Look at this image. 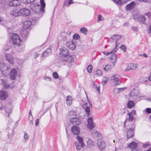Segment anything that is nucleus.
<instances>
[{"label":"nucleus","instance_id":"f257e3e1","mask_svg":"<svg viewBox=\"0 0 151 151\" xmlns=\"http://www.w3.org/2000/svg\"><path fill=\"white\" fill-rule=\"evenodd\" d=\"M41 7L37 4H32L30 5V8L35 13L39 14V17L42 16L43 13L44 12L45 8V4L44 0H40Z\"/></svg>","mask_w":151,"mask_h":151},{"label":"nucleus","instance_id":"f03ea898","mask_svg":"<svg viewBox=\"0 0 151 151\" xmlns=\"http://www.w3.org/2000/svg\"><path fill=\"white\" fill-rule=\"evenodd\" d=\"M122 37V36L120 35H112L111 36V38L113 41H115V45H116L115 48L110 52L104 51L102 52V53L106 55H108L116 52L118 49L117 48V47L120 43V40Z\"/></svg>","mask_w":151,"mask_h":151},{"label":"nucleus","instance_id":"7ed1b4c3","mask_svg":"<svg viewBox=\"0 0 151 151\" xmlns=\"http://www.w3.org/2000/svg\"><path fill=\"white\" fill-rule=\"evenodd\" d=\"M11 68L10 65H7L6 64L3 63H0V70L2 73L6 76L9 73Z\"/></svg>","mask_w":151,"mask_h":151},{"label":"nucleus","instance_id":"20e7f679","mask_svg":"<svg viewBox=\"0 0 151 151\" xmlns=\"http://www.w3.org/2000/svg\"><path fill=\"white\" fill-rule=\"evenodd\" d=\"M10 41L14 44L19 46L21 45V40L19 36L15 33H13L10 36Z\"/></svg>","mask_w":151,"mask_h":151},{"label":"nucleus","instance_id":"39448f33","mask_svg":"<svg viewBox=\"0 0 151 151\" xmlns=\"http://www.w3.org/2000/svg\"><path fill=\"white\" fill-rule=\"evenodd\" d=\"M13 107L12 105L10 104L7 105L6 107L4 106H2L0 107V110L2 112H5L8 114V117L9 116V114L12 113V109Z\"/></svg>","mask_w":151,"mask_h":151},{"label":"nucleus","instance_id":"423d86ee","mask_svg":"<svg viewBox=\"0 0 151 151\" xmlns=\"http://www.w3.org/2000/svg\"><path fill=\"white\" fill-rule=\"evenodd\" d=\"M133 17L134 20L139 22L145 23L146 19L144 15H141L139 14H136L133 15Z\"/></svg>","mask_w":151,"mask_h":151},{"label":"nucleus","instance_id":"0eeeda50","mask_svg":"<svg viewBox=\"0 0 151 151\" xmlns=\"http://www.w3.org/2000/svg\"><path fill=\"white\" fill-rule=\"evenodd\" d=\"M119 77V75L116 74L111 77V80L112 82L116 86L120 85L121 83Z\"/></svg>","mask_w":151,"mask_h":151},{"label":"nucleus","instance_id":"6e6552de","mask_svg":"<svg viewBox=\"0 0 151 151\" xmlns=\"http://www.w3.org/2000/svg\"><path fill=\"white\" fill-rule=\"evenodd\" d=\"M8 78L5 76L4 78H1L0 79V83L2 85L4 86V88H12L14 86V85L12 86H11L9 84H8L7 82V81L8 80Z\"/></svg>","mask_w":151,"mask_h":151},{"label":"nucleus","instance_id":"1a4fd4ad","mask_svg":"<svg viewBox=\"0 0 151 151\" xmlns=\"http://www.w3.org/2000/svg\"><path fill=\"white\" fill-rule=\"evenodd\" d=\"M88 102V103H85L83 105V107L85 111L88 115L89 116L90 115V109L89 107L91 106V104L90 102V101L88 99V97H87Z\"/></svg>","mask_w":151,"mask_h":151},{"label":"nucleus","instance_id":"9d476101","mask_svg":"<svg viewBox=\"0 0 151 151\" xmlns=\"http://www.w3.org/2000/svg\"><path fill=\"white\" fill-rule=\"evenodd\" d=\"M138 65V64L137 63H129L124 70L126 71L129 70H135L137 67Z\"/></svg>","mask_w":151,"mask_h":151},{"label":"nucleus","instance_id":"9b49d317","mask_svg":"<svg viewBox=\"0 0 151 151\" xmlns=\"http://www.w3.org/2000/svg\"><path fill=\"white\" fill-rule=\"evenodd\" d=\"M70 121L72 124H73L74 125H79L82 123L81 120L76 117L70 118Z\"/></svg>","mask_w":151,"mask_h":151},{"label":"nucleus","instance_id":"f8f14e48","mask_svg":"<svg viewBox=\"0 0 151 151\" xmlns=\"http://www.w3.org/2000/svg\"><path fill=\"white\" fill-rule=\"evenodd\" d=\"M71 131L74 134L78 135L80 133L81 128L78 127L74 125L71 127Z\"/></svg>","mask_w":151,"mask_h":151},{"label":"nucleus","instance_id":"ddd939ff","mask_svg":"<svg viewBox=\"0 0 151 151\" xmlns=\"http://www.w3.org/2000/svg\"><path fill=\"white\" fill-rule=\"evenodd\" d=\"M139 91L137 90L134 89L130 92V96L131 97H133V99H136L139 96ZM139 97V96H138Z\"/></svg>","mask_w":151,"mask_h":151},{"label":"nucleus","instance_id":"4468645a","mask_svg":"<svg viewBox=\"0 0 151 151\" xmlns=\"http://www.w3.org/2000/svg\"><path fill=\"white\" fill-rule=\"evenodd\" d=\"M5 57L7 61L11 64L14 63V58L12 54L5 53Z\"/></svg>","mask_w":151,"mask_h":151},{"label":"nucleus","instance_id":"2eb2a0df","mask_svg":"<svg viewBox=\"0 0 151 151\" xmlns=\"http://www.w3.org/2000/svg\"><path fill=\"white\" fill-rule=\"evenodd\" d=\"M11 70L9 72L10 73V78L12 80H14L15 78L17 71L14 68H12Z\"/></svg>","mask_w":151,"mask_h":151},{"label":"nucleus","instance_id":"dca6fc26","mask_svg":"<svg viewBox=\"0 0 151 151\" xmlns=\"http://www.w3.org/2000/svg\"><path fill=\"white\" fill-rule=\"evenodd\" d=\"M60 54L61 56H62V58L66 56L69 55L68 50L65 48H61L60 49Z\"/></svg>","mask_w":151,"mask_h":151},{"label":"nucleus","instance_id":"f3484780","mask_svg":"<svg viewBox=\"0 0 151 151\" xmlns=\"http://www.w3.org/2000/svg\"><path fill=\"white\" fill-rule=\"evenodd\" d=\"M10 15L12 16L16 17L20 15V9H14L10 12Z\"/></svg>","mask_w":151,"mask_h":151},{"label":"nucleus","instance_id":"a211bd4d","mask_svg":"<svg viewBox=\"0 0 151 151\" xmlns=\"http://www.w3.org/2000/svg\"><path fill=\"white\" fill-rule=\"evenodd\" d=\"M88 122L87 127L88 129H90L94 128L95 125L93 123V119L92 117H89L88 118Z\"/></svg>","mask_w":151,"mask_h":151},{"label":"nucleus","instance_id":"6ab92c4d","mask_svg":"<svg viewBox=\"0 0 151 151\" xmlns=\"http://www.w3.org/2000/svg\"><path fill=\"white\" fill-rule=\"evenodd\" d=\"M136 114V112L135 110H132L131 112L128 113L129 116L128 120L130 122H132L134 120V115Z\"/></svg>","mask_w":151,"mask_h":151},{"label":"nucleus","instance_id":"aec40b11","mask_svg":"<svg viewBox=\"0 0 151 151\" xmlns=\"http://www.w3.org/2000/svg\"><path fill=\"white\" fill-rule=\"evenodd\" d=\"M8 97L7 92L5 91L1 90L0 91V99L5 100Z\"/></svg>","mask_w":151,"mask_h":151},{"label":"nucleus","instance_id":"412c9836","mask_svg":"<svg viewBox=\"0 0 151 151\" xmlns=\"http://www.w3.org/2000/svg\"><path fill=\"white\" fill-rule=\"evenodd\" d=\"M63 61L65 62H73V56L71 55H68L66 56H64L61 58Z\"/></svg>","mask_w":151,"mask_h":151},{"label":"nucleus","instance_id":"4be33fe9","mask_svg":"<svg viewBox=\"0 0 151 151\" xmlns=\"http://www.w3.org/2000/svg\"><path fill=\"white\" fill-rule=\"evenodd\" d=\"M20 14H22L23 16H27L30 14V10L28 9H20Z\"/></svg>","mask_w":151,"mask_h":151},{"label":"nucleus","instance_id":"5701e85b","mask_svg":"<svg viewBox=\"0 0 151 151\" xmlns=\"http://www.w3.org/2000/svg\"><path fill=\"white\" fill-rule=\"evenodd\" d=\"M66 45L68 48L72 50H73L75 48L76 45L73 41H70L68 42Z\"/></svg>","mask_w":151,"mask_h":151},{"label":"nucleus","instance_id":"b1692460","mask_svg":"<svg viewBox=\"0 0 151 151\" xmlns=\"http://www.w3.org/2000/svg\"><path fill=\"white\" fill-rule=\"evenodd\" d=\"M21 1L20 0H12L9 3L10 6H17L20 4Z\"/></svg>","mask_w":151,"mask_h":151},{"label":"nucleus","instance_id":"393cba45","mask_svg":"<svg viewBox=\"0 0 151 151\" xmlns=\"http://www.w3.org/2000/svg\"><path fill=\"white\" fill-rule=\"evenodd\" d=\"M32 24V22L30 21H24L23 24L24 29H27L30 27Z\"/></svg>","mask_w":151,"mask_h":151},{"label":"nucleus","instance_id":"a878e982","mask_svg":"<svg viewBox=\"0 0 151 151\" xmlns=\"http://www.w3.org/2000/svg\"><path fill=\"white\" fill-rule=\"evenodd\" d=\"M98 145L99 149L101 150H103L105 147V143L101 140H99L98 141Z\"/></svg>","mask_w":151,"mask_h":151},{"label":"nucleus","instance_id":"bb28decb","mask_svg":"<svg viewBox=\"0 0 151 151\" xmlns=\"http://www.w3.org/2000/svg\"><path fill=\"white\" fill-rule=\"evenodd\" d=\"M134 135L133 129L129 128L128 129L127 132V137L129 139L132 137Z\"/></svg>","mask_w":151,"mask_h":151},{"label":"nucleus","instance_id":"cd10ccee","mask_svg":"<svg viewBox=\"0 0 151 151\" xmlns=\"http://www.w3.org/2000/svg\"><path fill=\"white\" fill-rule=\"evenodd\" d=\"M135 5V3L134 2H132L126 6V8L127 10H129L134 8Z\"/></svg>","mask_w":151,"mask_h":151},{"label":"nucleus","instance_id":"c85d7f7f","mask_svg":"<svg viewBox=\"0 0 151 151\" xmlns=\"http://www.w3.org/2000/svg\"><path fill=\"white\" fill-rule=\"evenodd\" d=\"M127 89L126 87H124L121 88H115L113 90L114 93H116L121 92L122 91L124 90Z\"/></svg>","mask_w":151,"mask_h":151},{"label":"nucleus","instance_id":"c756f323","mask_svg":"<svg viewBox=\"0 0 151 151\" xmlns=\"http://www.w3.org/2000/svg\"><path fill=\"white\" fill-rule=\"evenodd\" d=\"M87 146L90 148H93L95 146V143L91 139H89L87 142Z\"/></svg>","mask_w":151,"mask_h":151},{"label":"nucleus","instance_id":"7c9ffc66","mask_svg":"<svg viewBox=\"0 0 151 151\" xmlns=\"http://www.w3.org/2000/svg\"><path fill=\"white\" fill-rule=\"evenodd\" d=\"M110 62L116 64L117 60V56L115 54H113L110 58Z\"/></svg>","mask_w":151,"mask_h":151},{"label":"nucleus","instance_id":"2f4dec72","mask_svg":"<svg viewBox=\"0 0 151 151\" xmlns=\"http://www.w3.org/2000/svg\"><path fill=\"white\" fill-rule=\"evenodd\" d=\"M72 98L71 96H67L66 98V104L68 106L71 105L72 103Z\"/></svg>","mask_w":151,"mask_h":151},{"label":"nucleus","instance_id":"473e14b6","mask_svg":"<svg viewBox=\"0 0 151 151\" xmlns=\"http://www.w3.org/2000/svg\"><path fill=\"white\" fill-rule=\"evenodd\" d=\"M51 52V49L50 48L47 49L46 51L43 53L42 56L43 57L47 56L50 54Z\"/></svg>","mask_w":151,"mask_h":151},{"label":"nucleus","instance_id":"72a5a7b5","mask_svg":"<svg viewBox=\"0 0 151 151\" xmlns=\"http://www.w3.org/2000/svg\"><path fill=\"white\" fill-rule=\"evenodd\" d=\"M134 105V103L133 101L129 100L127 104V107L130 109L132 108Z\"/></svg>","mask_w":151,"mask_h":151},{"label":"nucleus","instance_id":"f704fd0d","mask_svg":"<svg viewBox=\"0 0 151 151\" xmlns=\"http://www.w3.org/2000/svg\"><path fill=\"white\" fill-rule=\"evenodd\" d=\"M128 147L132 149H135L137 146V143L135 142H132L128 145Z\"/></svg>","mask_w":151,"mask_h":151},{"label":"nucleus","instance_id":"c9c22d12","mask_svg":"<svg viewBox=\"0 0 151 151\" xmlns=\"http://www.w3.org/2000/svg\"><path fill=\"white\" fill-rule=\"evenodd\" d=\"M95 76L96 75L98 76H101L102 75V73L101 70L97 69L94 71Z\"/></svg>","mask_w":151,"mask_h":151},{"label":"nucleus","instance_id":"e433bc0d","mask_svg":"<svg viewBox=\"0 0 151 151\" xmlns=\"http://www.w3.org/2000/svg\"><path fill=\"white\" fill-rule=\"evenodd\" d=\"M75 144L76 149L77 150H80L82 147L84 146V144H82L79 142H76Z\"/></svg>","mask_w":151,"mask_h":151},{"label":"nucleus","instance_id":"4c0bfd02","mask_svg":"<svg viewBox=\"0 0 151 151\" xmlns=\"http://www.w3.org/2000/svg\"><path fill=\"white\" fill-rule=\"evenodd\" d=\"M76 113L75 111H71L69 113V116L70 118L73 117H76Z\"/></svg>","mask_w":151,"mask_h":151},{"label":"nucleus","instance_id":"58836bf2","mask_svg":"<svg viewBox=\"0 0 151 151\" xmlns=\"http://www.w3.org/2000/svg\"><path fill=\"white\" fill-rule=\"evenodd\" d=\"M91 134L94 137H98L100 135V133L96 130H92L91 131Z\"/></svg>","mask_w":151,"mask_h":151},{"label":"nucleus","instance_id":"ea45409f","mask_svg":"<svg viewBox=\"0 0 151 151\" xmlns=\"http://www.w3.org/2000/svg\"><path fill=\"white\" fill-rule=\"evenodd\" d=\"M109 79V78L106 77H103L102 83L103 85H104L108 81Z\"/></svg>","mask_w":151,"mask_h":151},{"label":"nucleus","instance_id":"a19ab883","mask_svg":"<svg viewBox=\"0 0 151 151\" xmlns=\"http://www.w3.org/2000/svg\"><path fill=\"white\" fill-rule=\"evenodd\" d=\"M112 68V67L110 65L108 64L106 65L104 68V70L106 71H109L111 70Z\"/></svg>","mask_w":151,"mask_h":151},{"label":"nucleus","instance_id":"79ce46f5","mask_svg":"<svg viewBox=\"0 0 151 151\" xmlns=\"http://www.w3.org/2000/svg\"><path fill=\"white\" fill-rule=\"evenodd\" d=\"M80 30L81 32L83 33L85 35L87 34V30L85 27L81 28Z\"/></svg>","mask_w":151,"mask_h":151},{"label":"nucleus","instance_id":"37998d69","mask_svg":"<svg viewBox=\"0 0 151 151\" xmlns=\"http://www.w3.org/2000/svg\"><path fill=\"white\" fill-rule=\"evenodd\" d=\"M77 138L79 142H78L82 144H84L83 143V139L82 137L79 136H78L77 137Z\"/></svg>","mask_w":151,"mask_h":151},{"label":"nucleus","instance_id":"c03bdc74","mask_svg":"<svg viewBox=\"0 0 151 151\" xmlns=\"http://www.w3.org/2000/svg\"><path fill=\"white\" fill-rule=\"evenodd\" d=\"M92 68V66L91 65H89L87 68V70L88 72L90 73H91Z\"/></svg>","mask_w":151,"mask_h":151},{"label":"nucleus","instance_id":"a18cd8bd","mask_svg":"<svg viewBox=\"0 0 151 151\" xmlns=\"http://www.w3.org/2000/svg\"><path fill=\"white\" fill-rule=\"evenodd\" d=\"M94 87L96 88V89L98 91L99 93H100V86L99 84L94 85Z\"/></svg>","mask_w":151,"mask_h":151},{"label":"nucleus","instance_id":"49530a36","mask_svg":"<svg viewBox=\"0 0 151 151\" xmlns=\"http://www.w3.org/2000/svg\"><path fill=\"white\" fill-rule=\"evenodd\" d=\"M114 2L118 5H122L121 0H113Z\"/></svg>","mask_w":151,"mask_h":151},{"label":"nucleus","instance_id":"de8ad7c7","mask_svg":"<svg viewBox=\"0 0 151 151\" xmlns=\"http://www.w3.org/2000/svg\"><path fill=\"white\" fill-rule=\"evenodd\" d=\"M73 38L74 39L77 40L79 39L80 38V37L78 35L75 34L73 35Z\"/></svg>","mask_w":151,"mask_h":151},{"label":"nucleus","instance_id":"09e8293b","mask_svg":"<svg viewBox=\"0 0 151 151\" xmlns=\"http://www.w3.org/2000/svg\"><path fill=\"white\" fill-rule=\"evenodd\" d=\"M104 20V19L103 18L101 15H99L98 17V21L99 22L101 21H103Z\"/></svg>","mask_w":151,"mask_h":151},{"label":"nucleus","instance_id":"8fccbe9b","mask_svg":"<svg viewBox=\"0 0 151 151\" xmlns=\"http://www.w3.org/2000/svg\"><path fill=\"white\" fill-rule=\"evenodd\" d=\"M53 78L55 79H57L58 77V75L57 73L56 72H54L53 73Z\"/></svg>","mask_w":151,"mask_h":151},{"label":"nucleus","instance_id":"3c124183","mask_svg":"<svg viewBox=\"0 0 151 151\" xmlns=\"http://www.w3.org/2000/svg\"><path fill=\"white\" fill-rule=\"evenodd\" d=\"M29 135L27 133H25L24 134V138L25 139H28Z\"/></svg>","mask_w":151,"mask_h":151},{"label":"nucleus","instance_id":"603ef678","mask_svg":"<svg viewBox=\"0 0 151 151\" xmlns=\"http://www.w3.org/2000/svg\"><path fill=\"white\" fill-rule=\"evenodd\" d=\"M44 79L46 80L47 81H50L51 80V78L48 76H45L44 78Z\"/></svg>","mask_w":151,"mask_h":151},{"label":"nucleus","instance_id":"864d4df0","mask_svg":"<svg viewBox=\"0 0 151 151\" xmlns=\"http://www.w3.org/2000/svg\"><path fill=\"white\" fill-rule=\"evenodd\" d=\"M131 29L135 32H137L138 30V28L136 27L132 26V27Z\"/></svg>","mask_w":151,"mask_h":151},{"label":"nucleus","instance_id":"5fc2aeb1","mask_svg":"<svg viewBox=\"0 0 151 151\" xmlns=\"http://www.w3.org/2000/svg\"><path fill=\"white\" fill-rule=\"evenodd\" d=\"M121 47L122 50H123L124 52H126V51L127 50L126 49V47L124 45H122V46Z\"/></svg>","mask_w":151,"mask_h":151},{"label":"nucleus","instance_id":"6e6d98bb","mask_svg":"<svg viewBox=\"0 0 151 151\" xmlns=\"http://www.w3.org/2000/svg\"><path fill=\"white\" fill-rule=\"evenodd\" d=\"M35 0H26L25 2L27 4H29L33 2Z\"/></svg>","mask_w":151,"mask_h":151},{"label":"nucleus","instance_id":"4d7b16f0","mask_svg":"<svg viewBox=\"0 0 151 151\" xmlns=\"http://www.w3.org/2000/svg\"><path fill=\"white\" fill-rule=\"evenodd\" d=\"M130 0H121L122 5L123 4L126 3L127 2L130 1Z\"/></svg>","mask_w":151,"mask_h":151},{"label":"nucleus","instance_id":"13d9d810","mask_svg":"<svg viewBox=\"0 0 151 151\" xmlns=\"http://www.w3.org/2000/svg\"><path fill=\"white\" fill-rule=\"evenodd\" d=\"M146 111L147 113L150 114L151 113V109L149 108H147L146 109Z\"/></svg>","mask_w":151,"mask_h":151},{"label":"nucleus","instance_id":"bf43d9fd","mask_svg":"<svg viewBox=\"0 0 151 151\" xmlns=\"http://www.w3.org/2000/svg\"><path fill=\"white\" fill-rule=\"evenodd\" d=\"M148 33L150 35H151V24L149 27Z\"/></svg>","mask_w":151,"mask_h":151},{"label":"nucleus","instance_id":"052dcab7","mask_svg":"<svg viewBox=\"0 0 151 151\" xmlns=\"http://www.w3.org/2000/svg\"><path fill=\"white\" fill-rule=\"evenodd\" d=\"M136 1L140 2H146L148 1V0H136Z\"/></svg>","mask_w":151,"mask_h":151},{"label":"nucleus","instance_id":"680f3d73","mask_svg":"<svg viewBox=\"0 0 151 151\" xmlns=\"http://www.w3.org/2000/svg\"><path fill=\"white\" fill-rule=\"evenodd\" d=\"M109 65H110L112 68L115 65V63H112L111 62H110L109 64Z\"/></svg>","mask_w":151,"mask_h":151},{"label":"nucleus","instance_id":"e2e57ef3","mask_svg":"<svg viewBox=\"0 0 151 151\" xmlns=\"http://www.w3.org/2000/svg\"><path fill=\"white\" fill-rule=\"evenodd\" d=\"M39 124V120L38 119H37L35 121V125L37 126Z\"/></svg>","mask_w":151,"mask_h":151},{"label":"nucleus","instance_id":"0e129e2a","mask_svg":"<svg viewBox=\"0 0 151 151\" xmlns=\"http://www.w3.org/2000/svg\"><path fill=\"white\" fill-rule=\"evenodd\" d=\"M73 3V1L72 0H69L68 3V5H69L70 4H72Z\"/></svg>","mask_w":151,"mask_h":151},{"label":"nucleus","instance_id":"69168bd1","mask_svg":"<svg viewBox=\"0 0 151 151\" xmlns=\"http://www.w3.org/2000/svg\"><path fill=\"white\" fill-rule=\"evenodd\" d=\"M33 55H34V58H37L38 55V54L36 53H34V54H33Z\"/></svg>","mask_w":151,"mask_h":151},{"label":"nucleus","instance_id":"338daca9","mask_svg":"<svg viewBox=\"0 0 151 151\" xmlns=\"http://www.w3.org/2000/svg\"><path fill=\"white\" fill-rule=\"evenodd\" d=\"M9 50V48L7 47H6V48H4L3 50L5 51H7V50Z\"/></svg>","mask_w":151,"mask_h":151},{"label":"nucleus","instance_id":"774afa93","mask_svg":"<svg viewBox=\"0 0 151 151\" xmlns=\"http://www.w3.org/2000/svg\"><path fill=\"white\" fill-rule=\"evenodd\" d=\"M146 15L148 17H150L151 16V12H149L147 13L146 14Z\"/></svg>","mask_w":151,"mask_h":151}]
</instances>
